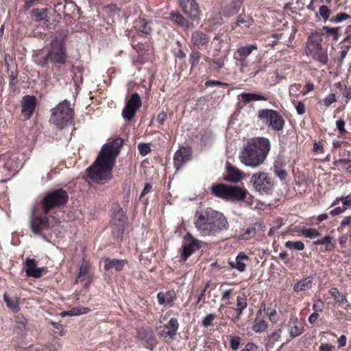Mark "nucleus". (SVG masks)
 <instances>
[{
    "label": "nucleus",
    "instance_id": "f257e3e1",
    "mask_svg": "<svg viewBox=\"0 0 351 351\" xmlns=\"http://www.w3.org/2000/svg\"><path fill=\"white\" fill-rule=\"evenodd\" d=\"M119 152V149L113 143L106 144L94 163L87 169L86 177L97 182L110 180Z\"/></svg>",
    "mask_w": 351,
    "mask_h": 351
},
{
    "label": "nucleus",
    "instance_id": "f03ea898",
    "mask_svg": "<svg viewBox=\"0 0 351 351\" xmlns=\"http://www.w3.org/2000/svg\"><path fill=\"white\" fill-rule=\"evenodd\" d=\"M270 148V141L267 138H252L244 144L239 154V160L247 167H258L267 159Z\"/></svg>",
    "mask_w": 351,
    "mask_h": 351
},
{
    "label": "nucleus",
    "instance_id": "7ed1b4c3",
    "mask_svg": "<svg viewBox=\"0 0 351 351\" xmlns=\"http://www.w3.org/2000/svg\"><path fill=\"white\" fill-rule=\"evenodd\" d=\"M194 224L202 236H215L229 228L228 219L224 215L211 208L197 213Z\"/></svg>",
    "mask_w": 351,
    "mask_h": 351
},
{
    "label": "nucleus",
    "instance_id": "20e7f679",
    "mask_svg": "<svg viewBox=\"0 0 351 351\" xmlns=\"http://www.w3.org/2000/svg\"><path fill=\"white\" fill-rule=\"evenodd\" d=\"M67 200L68 195L62 189L47 193L40 202L43 213L46 215L51 209L64 205Z\"/></svg>",
    "mask_w": 351,
    "mask_h": 351
},
{
    "label": "nucleus",
    "instance_id": "39448f33",
    "mask_svg": "<svg viewBox=\"0 0 351 351\" xmlns=\"http://www.w3.org/2000/svg\"><path fill=\"white\" fill-rule=\"evenodd\" d=\"M258 118L263 123L276 132L282 131L285 126V121L276 110L272 109H261L257 112Z\"/></svg>",
    "mask_w": 351,
    "mask_h": 351
},
{
    "label": "nucleus",
    "instance_id": "423d86ee",
    "mask_svg": "<svg viewBox=\"0 0 351 351\" xmlns=\"http://www.w3.org/2000/svg\"><path fill=\"white\" fill-rule=\"evenodd\" d=\"M72 110L66 101L60 103L52 110L50 122L59 128H63L71 120Z\"/></svg>",
    "mask_w": 351,
    "mask_h": 351
},
{
    "label": "nucleus",
    "instance_id": "0eeeda50",
    "mask_svg": "<svg viewBox=\"0 0 351 351\" xmlns=\"http://www.w3.org/2000/svg\"><path fill=\"white\" fill-rule=\"evenodd\" d=\"M66 56L63 46V41L61 39H54L51 42V47L47 55L40 62L42 65L47 64L48 61L54 64H64Z\"/></svg>",
    "mask_w": 351,
    "mask_h": 351
},
{
    "label": "nucleus",
    "instance_id": "6e6552de",
    "mask_svg": "<svg viewBox=\"0 0 351 351\" xmlns=\"http://www.w3.org/2000/svg\"><path fill=\"white\" fill-rule=\"evenodd\" d=\"M251 182L256 191L260 193H268L273 186L271 178L265 172L254 173Z\"/></svg>",
    "mask_w": 351,
    "mask_h": 351
},
{
    "label": "nucleus",
    "instance_id": "1a4fd4ad",
    "mask_svg": "<svg viewBox=\"0 0 351 351\" xmlns=\"http://www.w3.org/2000/svg\"><path fill=\"white\" fill-rule=\"evenodd\" d=\"M142 101L137 93H133L127 99L125 106L123 109L122 116L124 119L131 121L136 115L137 110L141 107Z\"/></svg>",
    "mask_w": 351,
    "mask_h": 351
},
{
    "label": "nucleus",
    "instance_id": "9d476101",
    "mask_svg": "<svg viewBox=\"0 0 351 351\" xmlns=\"http://www.w3.org/2000/svg\"><path fill=\"white\" fill-rule=\"evenodd\" d=\"M126 219L125 214L122 209L119 208L114 213L110 221L112 234L114 238L119 239L123 235Z\"/></svg>",
    "mask_w": 351,
    "mask_h": 351
},
{
    "label": "nucleus",
    "instance_id": "9b49d317",
    "mask_svg": "<svg viewBox=\"0 0 351 351\" xmlns=\"http://www.w3.org/2000/svg\"><path fill=\"white\" fill-rule=\"evenodd\" d=\"M182 12L192 21L199 20L201 10L195 0H179Z\"/></svg>",
    "mask_w": 351,
    "mask_h": 351
},
{
    "label": "nucleus",
    "instance_id": "f8f14e48",
    "mask_svg": "<svg viewBox=\"0 0 351 351\" xmlns=\"http://www.w3.org/2000/svg\"><path fill=\"white\" fill-rule=\"evenodd\" d=\"M24 269L27 276L38 278L47 273V268L45 267H39L34 259L27 258L25 261Z\"/></svg>",
    "mask_w": 351,
    "mask_h": 351
},
{
    "label": "nucleus",
    "instance_id": "ddd939ff",
    "mask_svg": "<svg viewBox=\"0 0 351 351\" xmlns=\"http://www.w3.org/2000/svg\"><path fill=\"white\" fill-rule=\"evenodd\" d=\"M36 104V98L32 95H25L21 100V112L25 120L33 114Z\"/></svg>",
    "mask_w": 351,
    "mask_h": 351
},
{
    "label": "nucleus",
    "instance_id": "4468645a",
    "mask_svg": "<svg viewBox=\"0 0 351 351\" xmlns=\"http://www.w3.org/2000/svg\"><path fill=\"white\" fill-rule=\"evenodd\" d=\"M256 49L257 47L256 45H250L238 49L234 53V59L241 62V71L242 72L244 71L245 66H246L245 63V59L254 50Z\"/></svg>",
    "mask_w": 351,
    "mask_h": 351
},
{
    "label": "nucleus",
    "instance_id": "2eb2a0df",
    "mask_svg": "<svg viewBox=\"0 0 351 351\" xmlns=\"http://www.w3.org/2000/svg\"><path fill=\"white\" fill-rule=\"evenodd\" d=\"M93 278V274L90 271V266L83 263L80 267V271L75 282L84 283V287L88 288Z\"/></svg>",
    "mask_w": 351,
    "mask_h": 351
},
{
    "label": "nucleus",
    "instance_id": "dca6fc26",
    "mask_svg": "<svg viewBox=\"0 0 351 351\" xmlns=\"http://www.w3.org/2000/svg\"><path fill=\"white\" fill-rule=\"evenodd\" d=\"M247 196L251 197L246 189L230 185L227 200L242 201Z\"/></svg>",
    "mask_w": 351,
    "mask_h": 351
},
{
    "label": "nucleus",
    "instance_id": "f3484780",
    "mask_svg": "<svg viewBox=\"0 0 351 351\" xmlns=\"http://www.w3.org/2000/svg\"><path fill=\"white\" fill-rule=\"evenodd\" d=\"M199 247V241L197 239H191L182 245L180 250V259L185 261Z\"/></svg>",
    "mask_w": 351,
    "mask_h": 351
},
{
    "label": "nucleus",
    "instance_id": "a211bd4d",
    "mask_svg": "<svg viewBox=\"0 0 351 351\" xmlns=\"http://www.w3.org/2000/svg\"><path fill=\"white\" fill-rule=\"evenodd\" d=\"M169 19L184 29H189L194 27V21H191L189 19H186L178 12H171L169 14Z\"/></svg>",
    "mask_w": 351,
    "mask_h": 351
},
{
    "label": "nucleus",
    "instance_id": "6ab92c4d",
    "mask_svg": "<svg viewBox=\"0 0 351 351\" xmlns=\"http://www.w3.org/2000/svg\"><path fill=\"white\" fill-rule=\"evenodd\" d=\"M191 154V150L188 147H182L176 152L174 164L177 169L181 168L183 164L190 159Z\"/></svg>",
    "mask_w": 351,
    "mask_h": 351
},
{
    "label": "nucleus",
    "instance_id": "aec40b11",
    "mask_svg": "<svg viewBox=\"0 0 351 351\" xmlns=\"http://www.w3.org/2000/svg\"><path fill=\"white\" fill-rule=\"evenodd\" d=\"M288 327L291 337H296L304 331L303 324L294 315L291 316L288 322Z\"/></svg>",
    "mask_w": 351,
    "mask_h": 351
},
{
    "label": "nucleus",
    "instance_id": "412c9836",
    "mask_svg": "<svg viewBox=\"0 0 351 351\" xmlns=\"http://www.w3.org/2000/svg\"><path fill=\"white\" fill-rule=\"evenodd\" d=\"M248 261V256L244 253L240 252L236 257L235 261H229L228 263L232 269H235L240 272H243L246 269L247 263Z\"/></svg>",
    "mask_w": 351,
    "mask_h": 351
},
{
    "label": "nucleus",
    "instance_id": "4be33fe9",
    "mask_svg": "<svg viewBox=\"0 0 351 351\" xmlns=\"http://www.w3.org/2000/svg\"><path fill=\"white\" fill-rule=\"evenodd\" d=\"M49 226V219L46 216L32 218L31 220L32 230L35 234H40L41 231Z\"/></svg>",
    "mask_w": 351,
    "mask_h": 351
},
{
    "label": "nucleus",
    "instance_id": "5701e85b",
    "mask_svg": "<svg viewBox=\"0 0 351 351\" xmlns=\"http://www.w3.org/2000/svg\"><path fill=\"white\" fill-rule=\"evenodd\" d=\"M243 177V173L241 170L230 164L227 165V174L225 177L226 180L237 183Z\"/></svg>",
    "mask_w": 351,
    "mask_h": 351
},
{
    "label": "nucleus",
    "instance_id": "b1692460",
    "mask_svg": "<svg viewBox=\"0 0 351 351\" xmlns=\"http://www.w3.org/2000/svg\"><path fill=\"white\" fill-rule=\"evenodd\" d=\"M175 297L174 291L159 292L157 295L158 303L160 305L169 307L173 306Z\"/></svg>",
    "mask_w": 351,
    "mask_h": 351
},
{
    "label": "nucleus",
    "instance_id": "393cba45",
    "mask_svg": "<svg viewBox=\"0 0 351 351\" xmlns=\"http://www.w3.org/2000/svg\"><path fill=\"white\" fill-rule=\"evenodd\" d=\"M208 40L209 38L207 35L200 31H194L191 34V43L197 47L204 46L208 43Z\"/></svg>",
    "mask_w": 351,
    "mask_h": 351
},
{
    "label": "nucleus",
    "instance_id": "a878e982",
    "mask_svg": "<svg viewBox=\"0 0 351 351\" xmlns=\"http://www.w3.org/2000/svg\"><path fill=\"white\" fill-rule=\"evenodd\" d=\"M242 3L243 0H230V3L223 8V14L229 16L237 14Z\"/></svg>",
    "mask_w": 351,
    "mask_h": 351
},
{
    "label": "nucleus",
    "instance_id": "bb28decb",
    "mask_svg": "<svg viewBox=\"0 0 351 351\" xmlns=\"http://www.w3.org/2000/svg\"><path fill=\"white\" fill-rule=\"evenodd\" d=\"M230 185L219 184L211 187L212 193L217 197L223 199H228Z\"/></svg>",
    "mask_w": 351,
    "mask_h": 351
},
{
    "label": "nucleus",
    "instance_id": "cd10ccee",
    "mask_svg": "<svg viewBox=\"0 0 351 351\" xmlns=\"http://www.w3.org/2000/svg\"><path fill=\"white\" fill-rule=\"evenodd\" d=\"M242 101L247 104L251 101H267V97L258 93H243L240 95Z\"/></svg>",
    "mask_w": 351,
    "mask_h": 351
},
{
    "label": "nucleus",
    "instance_id": "c85d7f7f",
    "mask_svg": "<svg viewBox=\"0 0 351 351\" xmlns=\"http://www.w3.org/2000/svg\"><path fill=\"white\" fill-rule=\"evenodd\" d=\"M282 332V331L280 328H277L269 334L267 338L266 347L268 348H273L276 343L280 340Z\"/></svg>",
    "mask_w": 351,
    "mask_h": 351
},
{
    "label": "nucleus",
    "instance_id": "c756f323",
    "mask_svg": "<svg viewBox=\"0 0 351 351\" xmlns=\"http://www.w3.org/2000/svg\"><path fill=\"white\" fill-rule=\"evenodd\" d=\"M106 265H105V269L106 270H110L112 269H114L116 271H121L125 265V262L123 260H117V259H106L105 261Z\"/></svg>",
    "mask_w": 351,
    "mask_h": 351
},
{
    "label": "nucleus",
    "instance_id": "7c9ffc66",
    "mask_svg": "<svg viewBox=\"0 0 351 351\" xmlns=\"http://www.w3.org/2000/svg\"><path fill=\"white\" fill-rule=\"evenodd\" d=\"M312 283L313 280L311 277L304 278L294 285L293 290L295 292L308 290L312 287Z\"/></svg>",
    "mask_w": 351,
    "mask_h": 351
},
{
    "label": "nucleus",
    "instance_id": "2f4dec72",
    "mask_svg": "<svg viewBox=\"0 0 351 351\" xmlns=\"http://www.w3.org/2000/svg\"><path fill=\"white\" fill-rule=\"evenodd\" d=\"M322 34L325 35L326 37L332 36V38L335 41L338 40L340 37V27H330L328 26H324L322 28Z\"/></svg>",
    "mask_w": 351,
    "mask_h": 351
},
{
    "label": "nucleus",
    "instance_id": "473e14b6",
    "mask_svg": "<svg viewBox=\"0 0 351 351\" xmlns=\"http://www.w3.org/2000/svg\"><path fill=\"white\" fill-rule=\"evenodd\" d=\"M222 18L220 15L216 14L213 16V14H209L206 19L205 20V25H208V29L211 31L215 25H218L221 24Z\"/></svg>",
    "mask_w": 351,
    "mask_h": 351
},
{
    "label": "nucleus",
    "instance_id": "72a5a7b5",
    "mask_svg": "<svg viewBox=\"0 0 351 351\" xmlns=\"http://www.w3.org/2000/svg\"><path fill=\"white\" fill-rule=\"evenodd\" d=\"M134 27L139 32L149 34L152 32L151 27L148 25L147 22L144 19H139L134 22Z\"/></svg>",
    "mask_w": 351,
    "mask_h": 351
},
{
    "label": "nucleus",
    "instance_id": "f704fd0d",
    "mask_svg": "<svg viewBox=\"0 0 351 351\" xmlns=\"http://www.w3.org/2000/svg\"><path fill=\"white\" fill-rule=\"evenodd\" d=\"M3 300L8 308H10L13 312L19 311L18 299L16 297L10 298L7 293L3 295Z\"/></svg>",
    "mask_w": 351,
    "mask_h": 351
},
{
    "label": "nucleus",
    "instance_id": "c9c22d12",
    "mask_svg": "<svg viewBox=\"0 0 351 351\" xmlns=\"http://www.w3.org/2000/svg\"><path fill=\"white\" fill-rule=\"evenodd\" d=\"M268 328L267 322L260 317H256L253 324V330L255 332H263Z\"/></svg>",
    "mask_w": 351,
    "mask_h": 351
},
{
    "label": "nucleus",
    "instance_id": "e433bc0d",
    "mask_svg": "<svg viewBox=\"0 0 351 351\" xmlns=\"http://www.w3.org/2000/svg\"><path fill=\"white\" fill-rule=\"evenodd\" d=\"M32 12L38 21H43L45 24H47L49 22L46 9H33Z\"/></svg>",
    "mask_w": 351,
    "mask_h": 351
},
{
    "label": "nucleus",
    "instance_id": "4c0bfd02",
    "mask_svg": "<svg viewBox=\"0 0 351 351\" xmlns=\"http://www.w3.org/2000/svg\"><path fill=\"white\" fill-rule=\"evenodd\" d=\"M329 293L333 297L337 303L341 304L346 302V296L341 293L337 288L333 287L330 289L329 290Z\"/></svg>",
    "mask_w": 351,
    "mask_h": 351
},
{
    "label": "nucleus",
    "instance_id": "58836bf2",
    "mask_svg": "<svg viewBox=\"0 0 351 351\" xmlns=\"http://www.w3.org/2000/svg\"><path fill=\"white\" fill-rule=\"evenodd\" d=\"M247 305L246 296L244 294L239 295L237 298L236 311H239V313H243V311L247 307Z\"/></svg>",
    "mask_w": 351,
    "mask_h": 351
},
{
    "label": "nucleus",
    "instance_id": "ea45409f",
    "mask_svg": "<svg viewBox=\"0 0 351 351\" xmlns=\"http://www.w3.org/2000/svg\"><path fill=\"white\" fill-rule=\"evenodd\" d=\"M301 233L308 239H314L320 235V232L314 228H303L301 230Z\"/></svg>",
    "mask_w": 351,
    "mask_h": 351
},
{
    "label": "nucleus",
    "instance_id": "a19ab883",
    "mask_svg": "<svg viewBox=\"0 0 351 351\" xmlns=\"http://www.w3.org/2000/svg\"><path fill=\"white\" fill-rule=\"evenodd\" d=\"M285 245L287 248H289L291 250L293 249V250H296L298 251H302L304 249V245L300 241H288L285 243Z\"/></svg>",
    "mask_w": 351,
    "mask_h": 351
},
{
    "label": "nucleus",
    "instance_id": "79ce46f5",
    "mask_svg": "<svg viewBox=\"0 0 351 351\" xmlns=\"http://www.w3.org/2000/svg\"><path fill=\"white\" fill-rule=\"evenodd\" d=\"M90 308L83 306L75 307L70 310V316L81 315L90 312Z\"/></svg>",
    "mask_w": 351,
    "mask_h": 351
},
{
    "label": "nucleus",
    "instance_id": "37998d69",
    "mask_svg": "<svg viewBox=\"0 0 351 351\" xmlns=\"http://www.w3.org/2000/svg\"><path fill=\"white\" fill-rule=\"evenodd\" d=\"M332 238L330 236H326L322 239L317 240L314 241V245H324L326 244L327 245V248L328 250H331L334 248V245L332 244L330 245Z\"/></svg>",
    "mask_w": 351,
    "mask_h": 351
},
{
    "label": "nucleus",
    "instance_id": "c03bdc74",
    "mask_svg": "<svg viewBox=\"0 0 351 351\" xmlns=\"http://www.w3.org/2000/svg\"><path fill=\"white\" fill-rule=\"evenodd\" d=\"M319 14L323 20L326 21L329 19L331 11L327 5H323L319 8Z\"/></svg>",
    "mask_w": 351,
    "mask_h": 351
},
{
    "label": "nucleus",
    "instance_id": "a18cd8bd",
    "mask_svg": "<svg viewBox=\"0 0 351 351\" xmlns=\"http://www.w3.org/2000/svg\"><path fill=\"white\" fill-rule=\"evenodd\" d=\"M350 18V16L346 13H339L332 17L330 21L334 23H339Z\"/></svg>",
    "mask_w": 351,
    "mask_h": 351
},
{
    "label": "nucleus",
    "instance_id": "49530a36",
    "mask_svg": "<svg viewBox=\"0 0 351 351\" xmlns=\"http://www.w3.org/2000/svg\"><path fill=\"white\" fill-rule=\"evenodd\" d=\"M215 319V315L213 313H210L207 315L204 319L202 320V325L204 327H208L214 325V320Z\"/></svg>",
    "mask_w": 351,
    "mask_h": 351
},
{
    "label": "nucleus",
    "instance_id": "de8ad7c7",
    "mask_svg": "<svg viewBox=\"0 0 351 351\" xmlns=\"http://www.w3.org/2000/svg\"><path fill=\"white\" fill-rule=\"evenodd\" d=\"M179 324L176 318H171L169 322L165 325L166 329L177 331L178 329Z\"/></svg>",
    "mask_w": 351,
    "mask_h": 351
},
{
    "label": "nucleus",
    "instance_id": "09e8293b",
    "mask_svg": "<svg viewBox=\"0 0 351 351\" xmlns=\"http://www.w3.org/2000/svg\"><path fill=\"white\" fill-rule=\"evenodd\" d=\"M139 152L143 156H146L151 152L150 145L149 143H140L138 145Z\"/></svg>",
    "mask_w": 351,
    "mask_h": 351
},
{
    "label": "nucleus",
    "instance_id": "8fccbe9b",
    "mask_svg": "<svg viewBox=\"0 0 351 351\" xmlns=\"http://www.w3.org/2000/svg\"><path fill=\"white\" fill-rule=\"evenodd\" d=\"M241 343V338L238 336H232L230 339V348L233 350L239 349Z\"/></svg>",
    "mask_w": 351,
    "mask_h": 351
},
{
    "label": "nucleus",
    "instance_id": "3c124183",
    "mask_svg": "<svg viewBox=\"0 0 351 351\" xmlns=\"http://www.w3.org/2000/svg\"><path fill=\"white\" fill-rule=\"evenodd\" d=\"M336 101L335 95L333 93L329 94L326 98H324L322 101L324 104L326 106H329L330 104L335 103Z\"/></svg>",
    "mask_w": 351,
    "mask_h": 351
},
{
    "label": "nucleus",
    "instance_id": "603ef678",
    "mask_svg": "<svg viewBox=\"0 0 351 351\" xmlns=\"http://www.w3.org/2000/svg\"><path fill=\"white\" fill-rule=\"evenodd\" d=\"M315 313L322 312L324 308V303L321 300H316L313 306Z\"/></svg>",
    "mask_w": 351,
    "mask_h": 351
},
{
    "label": "nucleus",
    "instance_id": "864d4df0",
    "mask_svg": "<svg viewBox=\"0 0 351 351\" xmlns=\"http://www.w3.org/2000/svg\"><path fill=\"white\" fill-rule=\"evenodd\" d=\"M341 202L343 203V206L344 208H348V207L351 206V194L342 197L341 198Z\"/></svg>",
    "mask_w": 351,
    "mask_h": 351
},
{
    "label": "nucleus",
    "instance_id": "5fc2aeb1",
    "mask_svg": "<svg viewBox=\"0 0 351 351\" xmlns=\"http://www.w3.org/2000/svg\"><path fill=\"white\" fill-rule=\"evenodd\" d=\"M167 114L165 111H161L157 117V121L158 122L162 125L164 124L165 121L167 120Z\"/></svg>",
    "mask_w": 351,
    "mask_h": 351
},
{
    "label": "nucleus",
    "instance_id": "6e6d98bb",
    "mask_svg": "<svg viewBox=\"0 0 351 351\" xmlns=\"http://www.w3.org/2000/svg\"><path fill=\"white\" fill-rule=\"evenodd\" d=\"M209 286H210L209 282H206L204 285V289L202 290H201V291L198 294L197 303L199 302L204 298V297L205 295V292L207 290V289L209 287Z\"/></svg>",
    "mask_w": 351,
    "mask_h": 351
},
{
    "label": "nucleus",
    "instance_id": "4d7b16f0",
    "mask_svg": "<svg viewBox=\"0 0 351 351\" xmlns=\"http://www.w3.org/2000/svg\"><path fill=\"white\" fill-rule=\"evenodd\" d=\"M240 351H258V347L256 344L250 343H247L244 348Z\"/></svg>",
    "mask_w": 351,
    "mask_h": 351
},
{
    "label": "nucleus",
    "instance_id": "13d9d810",
    "mask_svg": "<svg viewBox=\"0 0 351 351\" xmlns=\"http://www.w3.org/2000/svg\"><path fill=\"white\" fill-rule=\"evenodd\" d=\"M335 346L329 343H322L319 351H333Z\"/></svg>",
    "mask_w": 351,
    "mask_h": 351
},
{
    "label": "nucleus",
    "instance_id": "bf43d9fd",
    "mask_svg": "<svg viewBox=\"0 0 351 351\" xmlns=\"http://www.w3.org/2000/svg\"><path fill=\"white\" fill-rule=\"evenodd\" d=\"M176 332L177 331H174V330H169V329H167V330H165L162 331V336L165 338L169 337V339H171L176 335Z\"/></svg>",
    "mask_w": 351,
    "mask_h": 351
},
{
    "label": "nucleus",
    "instance_id": "052dcab7",
    "mask_svg": "<svg viewBox=\"0 0 351 351\" xmlns=\"http://www.w3.org/2000/svg\"><path fill=\"white\" fill-rule=\"evenodd\" d=\"M269 319L274 322L276 323L278 321V316H277V312L275 309H272L269 311L268 313Z\"/></svg>",
    "mask_w": 351,
    "mask_h": 351
},
{
    "label": "nucleus",
    "instance_id": "680f3d73",
    "mask_svg": "<svg viewBox=\"0 0 351 351\" xmlns=\"http://www.w3.org/2000/svg\"><path fill=\"white\" fill-rule=\"evenodd\" d=\"M336 125H337V129L339 130V132L341 133H343L346 132L345 122L343 120L337 121Z\"/></svg>",
    "mask_w": 351,
    "mask_h": 351
},
{
    "label": "nucleus",
    "instance_id": "e2e57ef3",
    "mask_svg": "<svg viewBox=\"0 0 351 351\" xmlns=\"http://www.w3.org/2000/svg\"><path fill=\"white\" fill-rule=\"evenodd\" d=\"M346 210V208H344L343 206L341 207V206H339V207H336L335 208L332 209L331 211H330V215H339V214H341L343 212H344L345 210Z\"/></svg>",
    "mask_w": 351,
    "mask_h": 351
},
{
    "label": "nucleus",
    "instance_id": "0e129e2a",
    "mask_svg": "<svg viewBox=\"0 0 351 351\" xmlns=\"http://www.w3.org/2000/svg\"><path fill=\"white\" fill-rule=\"evenodd\" d=\"M305 110V106L302 102L298 103V105L296 106V110L298 114L301 115L304 114Z\"/></svg>",
    "mask_w": 351,
    "mask_h": 351
},
{
    "label": "nucleus",
    "instance_id": "69168bd1",
    "mask_svg": "<svg viewBox=\"0 0 351 351\" xmlns=\"http://www.w3.org/2000/svg\"><path fill=\"white\" fill-rule=\"evenodd\" d=\"M152 189V186L151 184L147 183L145 184L143 190L141 192V197H143L144 195L149 193Z\"/></svg>",
    "mask_w": 351,
    "mask_h": 351
},
{
    "label": "nucleus",
    "instance_id": "338daca9",
    "mask_svg": "<svg viewBox=\"0 0 351 351\" xmlns=\"http://www.w3.org/2000/svg\"><path fill=\"white\" fill-rule=\"evenodd\" d=\"M314 85L312 83H306L305 84V88H306V91L303 92L302 93V95H306L308 93L311 92V91H313L314 90Z\"/></svg>",
    "mask_w": 351,
    "mask_h": 351
},
{
    "label": "nucleus",
    "instance_id": "774afa93",
    "mask_svg": "<svg viewBox=\"0 0 351 351\" xmlns=\"http://www.w3.org/2000/svg\"><path fill=\"white\" fill-rule=\"evenodd\" d=\"M318 317H319V314L317 313L314 312L309 316L308 321L311 324H314L317 322V320L318 319Z\"/></svg>",
    "mask_w": 351,
    "mask_h": 351
}]
</instances>
